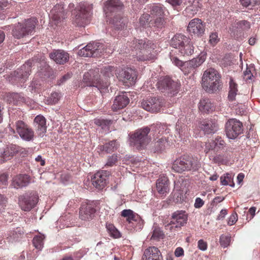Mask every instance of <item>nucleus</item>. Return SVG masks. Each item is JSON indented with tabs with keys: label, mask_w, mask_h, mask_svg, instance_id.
<instances>
[{
	"label": "nucleus",
	"mask_w": 260,
	"mask_h": 260,
	"mask_svg": "<svg viewBox=\"0 0 260 260\" xmlns=\"http://www.w3.org/2000/svg\"><path fill=\"white\" fill-rule=\"evenodd\" d=\"M128 45L131 48L138 49L136 54L138 61L152 60L155 58L156 53L154 50L156 48V45L150 40L146 39H134L128 43Z\"/></svg>",
	"instance_id": "nucleus-1"
},
{
	"label": "nucleus",
	"mask_w": 260,
	"mask_h": 260,
	"mask_svg": "<svg viewBox=\"0 0 260 260\" xmlns=\"http://www.w3.org/2000/svg\"><path fill=\"white\" fill-rule=\"evenodd\" d=\"M92 9L91 5L86 3H81L74 10L72 22L78 26H84L89 22L90 12Z\"/></svg>",
	"instance_id": "nucleus-2"
},
{
	"label": "nucleus",
	"mask_w": 260,
	"mask_h": 260,
	"mask_svg": "<svg viewBox=\"0 0 260 260\" xmlns=\"http://www.w3.org/2000/svg\"><path fill=\"white\" fill-rule=\"evenodd\" d=\"M201 167L200 162L197 158L189 156L181 157L176 159L172 165V169L178 173L185 171H195Z\"/></svg>",
	"instance_id": "nucleus-3"
},
{
	"label": "nucleus",
	"mask_w": 260,
	"mask_h": 260,
	"mask_svg": "<svg viewBox=\"0 0 260 260\" xmlns=\"http://www.w3.org/2000/svg\"><path fill=\"white\" fill-rule=\"evenodd\" d=\"M150 131L149 127H145L131 133L129 135L130 145L138 149L144 148L151 140V137L148 136Z\"/></svg>",
	"instance_id": "nucleus-4"
},
{
	"label": "nucleus",
	"mask_w": 260,
	"mask_h": 260,
	"mask_svg": "<svg viewBox=\"0 0 260 260\" xmlns=\"http://www.w3.org/2000/svg\"><path fill=\"white\" fill-rule=\"evenodd\" d=\"M15 130L9 126L10 131L13 134L17 133L23 141L30 142L34 139L35 133L33 129L22 120L16 121Z\"/></svg>",
	"instance_id": "nucleus-5"
},
{
	"label": "nucleus",
	"mask_w": 260,
	"mask_h": 260,
	"mask_svg": "<svg viewBox=\"0 0 260 260\" xmlns=\"http://www.w3.org/2000/svg\"><path fill=\"white\" fill-rule=\"evenodd\" d=\"M104 50L105 45L102 43H89L79 51L78 55L83 57H98L103 54Z\"/></svg>",
	"instance_id": "nucleus-6"
},
{
	"label": "nucleus",
	"mask_w": 260,
	"mask_h": 260,
	"mask_svg": "<svg viewBox=\"0 0 260 260\" xmlns=\"http://www.w3.org/2000/svg\"><path fill=\"white\" fill-rule=\"evenodd\" d=\"M158 88L161 92H166L172 96L178 92L180 84L169 77H165L158 82Z\"/></svg>",
	"instance_id": "nucleus-7"
},
{
	"label": "nucleus",
	"mask_w": 260,
	"mask_h": 260,
	"mask_svg": "<svg viewBox=\"0 0 260 260\" xmlns=\"http://www.w3.org/2000/svg\"><path fill=\"white\" fill-rule=\"evenodd\" d=\"M38 199L35 192H27L19 197L18 203L22 210L29 211L36 206Z\"/></svg>",
	"instance_id": "nucleus-8"
},
{
	"label": "nucleus",
	"mask_w": 260,
	"mask_h": 260,
	"mask_svg": "<svg viewBox=\"0 0 260 260\" xmlns=\"http://www.w3.org/2000/svg\"><path fill=\"white\" fill-rule=\"evenodd\" d=\"M225 129L228 138L234 139L242 133L243 124L236 119H230L226 122Z\"/></svg>",
	"instance_id": "nucleus-9"
},
{
	"label": "nucleus",
	"mask_w": 260,
	"mask_h": 260,
	"mask_svg": "<svg viewBox=\"0 0 260 260\" xmlns=\"http://www.w3.org/2000/svg\"><path fill=\"white\" fill-rule=\"evenodd\" d=\"M187 220V216L184 211H176L172 213L170 222L166 225V227L173 231L183 226L186 223Z\"/></svg>",
	"instance_id": "nucleus-10"
},
{
	"label": "nucleus",
	"mask_w": 260,
	"mask_h": 260,
	"mask_svg": "<svg viewBox=\"0 0 260 260\" xmlns=\"http://www.w3.org/2000/svg\"><path fill=\"white\" fill-rule=\"evenodd\" d=\"M121 216L125 218L127 222L132 224L133 228L140 230L143 224L141 217L131 209H124L121 212Z\"/></svg>",
	"instance_id": "nucleus-11"
},
{
	"label": "nucleus",
	"mask_w": 260,
	"mask_h": 260,
	"mask_svg": "<svg viewBox=\"0 0 260 260\" xmlns=\"http://www.w3.org/2000/svg\"><path fill=\"white\" fill-rule=\"evenodd\" d=\"M117 77L119 80L129 86L135 84L137 78V74L135 70L127 68L120 71Z\"/></svg>",
	"instance_id": "nucleus-12"
},
{
	"label": "nucleus",
	"mask_w": 260,
	"mask_h": 260,
	"mask_svg": "<svg viewBox=\"0 0 260 260\" xmlns=\"http://www.w3.org/2000/svg\"><path fill=\"white\" fill-rule=\"evenodd\" d=\"M99 72V69H95L85 73L83 78V82L86 84L87 86L96 87L99 89L101 88L102 82Z\"/></svg>",
	"instance_id": "nucleus-13"
},
{
	"label": "nucleus",
	"mask_w": 260,
	"mask_h": 260,
	"mask_svg": "<svg viewBox=\"0 0 260 260\" xmlns=\"http://www.w3.org/2000/svg\"><path fill=\"white\" fill-rule=\"evenodd\" d=\"M162 106V100L156 97H151L144 100L141 103L142 107L152 113L158 112Z\"/></svg>",
	"instance_id": "nucleus-14"
},
{
	"label": "nucleus",
	"mask_w": 260,
	"mask_h": 260,
	"mask_svg": "<svg viewBox=\"0 0 260 260\" xmlns=\"http://www.w3.org/2000/svg\"><path fill=\"white\" fill-rule=\"evenodd\" d=\"M110 175L109 171L103 170L96 173L92 178L93 185L98 189H103L108 182V179Z\"/></svg>",
	"instance_id": "nucleus-15"
},
{
	"label": "nucleus",
	"mask_w": 260,
	"mask_h": 260,
	"mask_svg": "<svg viewBox=\"0 0 260 260\" xmlns=\"http://www.w3.org/2000/svg\"><path fill=\"white\" fill-rule=\"evenodd\" d=\"M187 30L198 37L202 36L205 30V23L199 18L192 19L188 24Z\"/></svg>",
	"instance_id": "nucleus-16"
},
{
	"label": "nucleus",
	"mask_w": 260,
	"mask_h": 260,
	"mask_svg": "<svg viewBox=\"0 0 260 260\" xmlns=\"http://www.w3.org/2000/svg\"><path fill=\"white\" fill-rule=\"evenodd\" d=\"M205 60L204 56L194 58L193 59L185 61L183 63V68L181 70L184 74H188L190 73L194 72L195 69L200 66Z\"/></svg>",
	"instance_id": "nucleus-17"
},
{
	"label": "nucleus",
	"mask_w": 260,
	"mask_h": 260,
	"mask_svg": "<svg viewBox=\"0 0 260 260\" xmlns=\"http://www.w3.org/2000/svg\"><path fill=\"white\" fill-rule=\"evenodd\" d=\"M225 144L224 140L221 137H217L214 140H212L211 141L206 143L205 152L206 153L210 150L217 152L223 149Z\"/></svg>",
	"instance_id": "nucleus-18"
},
{
	"label": "nucleus",
	"mask_w": 260,
	"mask_h": 260,
	"mask_svg": "<svg viewBox=\"0 0 260 260\" xmlns=\"http://www.w3.org/2000/svg\"><path fill=\"white\" fill-rule=\"evenodd\" d=\"M34 126L38 136L43 137L47 131L46 120L42 115L37 116L34 119Z\"/></svg>",
	"instance_id": "nucleus-19"
},
{
	"label": "nucleus",
	"mask_w": 260,
	"mask_h": 260,
	"mask_svg": "<svg viewBox=\"0 0 260 260\" xmlns=\"http://www.w3.org/2000/svg\"><path fill=\"white\" fill-rule=\"evenodd\" d=\"M116 68L113 66H107L104 67L101 71V74L104 78V79H101L102 84L101 85V88H105L108 87V79L111 77H113L114 75L116 74Z\"/></svg>",
	"instance_id": "nucleus-20"
},
{
	"label": "nucleus",
	"mask_w": 260,
	"mask_h": 260,
	"mask_svg": "<svg viewBox=\"0 0 260 260\" xmlns=\"http://www.w3.org/2000/svg\"><path fill=\"white\" fill-rule=\"evenodd\" d=\"M129 102L127 96L124 93H122L115 97L112 109L114 111L122 109L127 105Z\"/></svg>",
	"instance_id": "nucleus-21"
},
{
	"label": "nucleus",
	"mask_w": 260,
	"mask_h": 260,
	"mask_svg": "<svg viewBox=\"0 0 260 260\" xmlns=\"http://www.w3.org/2000/svg\"><path fill=\"white\" fill-rule=\"evenodd\" d=\"M142 260H161V253L156 247H149L144 251Z\"/></svg>",
	"instance_id": "nucleus-22"
},
{
	"label": "nucleus",
	"mask_w": 260,
	"mask_h": 260,
	"mask_svg": "<svg viewBox=\"0 0 260 260\" xmlns=\"http://www.w3.org/2000/svg\"><path fill=\"white\" fill-rule=\"evenodd\" d=\"M95 212V210L92 205L83 204L80 207L79 212L80 218L83 220H89L92 218Z\"/></svg>",
	"instance_id": "nucleus-23"
},
{
	"label": "nucleus",
	"mask_w": 260,
	"mask_h": 260,
	"mask_svg": "<svg viewBox=\"0 0 260 260\" xmlns=\"http://www.w3.org/2000/svg\"><path fill=\"white\" fill-rule=\"evenodd\" d=\"M49 56L56 63L60 64H64L69 59V54L61 50H54L53 52L50 53Z\"/></svg>",
	"instance_id": "nucleus-24"
},
{
	"label": "nucleus",
	"mask_w": 260,
	"mask_h": 260,
	"mask_svg": "<svg viewBox=\"0 0 260 260\" xmlns=\"http://www.w3.org/2000/svg\"><path fill=\"white\" fill-rule=\"evenodd\" d=\"M52 19L56 23L65 18L66 14L62 4L56 5L50 11Z\"/></svg>",
	"instance_id": "nucleus-25"
},
{
	"label": "nucleus",
	"mask_w": 260,
	"mask_h": 260,
	"mask_svg": "<svg viewBox=\"0 0 260 260\" xmlns=\"http://www.w3.org/2000/svg\"><path fill=\"white\" fill-rule=\"evenodd\" d=\"M202 87L204 90L209 93H214L219 91L222 88L220 80L214 81L202 82Z\"/></svg>",
	"instance_id": "nucleus-26"
},
{
	"label": "nucleus",
	"mask_w": 260,
	"mask_h": 260,
	"mask_svg": "<svg viewBox=\"0 0 260 260\" xmlns=\"http://www.w3.org/2000/svg\"><path fill=\"white\" fill-rule=\"evenodd\" d=\"M29 182V177L28 175L20 174L13 178L12 186L14 188L18 189L27 186Z\"/></svg>",
	"instance_id": "nucleus-27"
},
{
	"label": "nucleus",
	"mask_w": 260,
	"mask_h": 260,
	"mask_svg": "<svg viewBox=\"0 0 260 260\" xmlns=\"http://www.w3.org/2000/svg\"><path fill=\"white\" fill-rule=\"evenodd\" d=\"M31 66V63L28 61L17 71L16 77L21 80V82H24L30 75Z\"/></svg>",
	"instance_id": "nucleus-28"
},
{
	"label": "nucleus",
	"mask_w": 260,
	"mask_h": 260,
	"mask_svg": "<svg viewBox=\"0 0 260 260\" xmlns=\"http://www.w3.org/2000/svg\"><path fill=\"white\" fill-rule=\"evenodd\" d=\"M169 180L166 176H160L157 179L156 186L158 192L160 194H166L169 191Z\"/></svg>",
	"instance_id": "nucleus-29"
},
{
	"label": "nucleus",
	"mask_w": 260,
	"mask_h": 260,
	"mask_svg": "<svg viewBox=\"0 0 260 260\" xmlns=\"http://www.w3.org/2000/svg\"><path fill=\"white\" fill-rule=\"evenodd\" d=\"M201 128L207 134L214 133L218 128L217 121L212 119L204 121L201 123Z\"/></svg>",
	"instance_id": "nucleus-30"
},
{
	"label": "nucleus",
	"mask_w": 260,
	"mask_h": 260,
	"mask_svg": "<svg viewBox=\"0 0 260 260\" xmlns=\"http://www.w3.org/2000/svg\"><path fill=\"white\" fill-rule=\"evenodd\" d=\"M190 39L182 34H176L171 41V46L178 50L186 43H187Z\"/></svg>",
	"instance_id": "nucleus-31"
},
{
	"label": "nucleus",
	"mask_w": 260,
	"mask_h": 260,
	"mask_svg": "<svg viewBox=\"0 0 260 260\" xmlns=\"http://www.w3.org/2000/svg\"><path fill=\"white\" fill-rule=\"evenodd\" d=\"M220 77L217 71L214 69L210 68L206 70L202 77V82H212L214 80H220Z\"/></svg>",
	"instance_id": "nucleus-32"
},
{
	"label": "nucleus",
	"mask_w": 260,
	"mask_h": 260,
	"mask_svg": "<svg viewBox=\"0 0 260 260\" xmlns=\"http://www.w3.org/2000/svg\"><path fill=\"white\" fill-rule=\"evenodd\" d=\"M199 109L202 112L209 113L215 110V107L210 99L203 98L199 103Z\"/></svg>",
	"instance_id": "nucleus-33"
},
{
	"label": "nucleus",
	"mask_w": 260,
	"mask_h": 260,
	"mask_svg": "<svg viewBox=\"0 0 260 260\" xmlns=\"http://www.w3.org/2000/svg\"><path fill=\"white\" fill-rule=\"evenodd\" d=\"M172 144L173 143L170 142L168 138L162 137L154 143V151L160 152Z\"/></svg>",
	"instance_id": "nucleus-34"
},
{
	"label": "nucleus",
	"mask_w": 260,
	"mask_h": 260,
	"mask_svg": "<svg viewBox=\"0 0 260 260\" xmlns=\"http://www.w3.org/2000/svg\"><path fill=\"white\" fill-rule=\"evenodd\" d=\"M238 85L231 77L229 81V92L228 95L229 100L233 101L235 100V98L238 93Z\"/></svg>",
	"instance_id": "nucleus-35"
},
{
	"label": "nucleus",
	"mask_w": 260,
	"mask_h": 260,
	"mask_svg": "<svg viewBox=\"0 0 260 260\" xmlns=\"http://www.w3.org/2000/svg\"><path fill=\"white\" fill-rule=\"evenodd\" d=\"M180 53L183 56H189L193 54L194 47L191 40L189 39L187 43L182 45L179 49Z\"/></svg>",
	"instance_id": "nucleus-36"
},
{
	"label": "nucleus",
	"mask_w": 260,
	"mask_h": 260,
	"mask_svg": "<svg viewBox=\"0 0 260 260\" xmlns=\"http://www.w3.org/2000/svg\"><path fill=\"white\" fill-rule=\"evenodd\" d=\"M13 36L17 39H20L27 35L24 25L20 23L16 24L12 30Z\"/></svg>",
	"instance_id": "nucleus-37"
},
{
	"label": "nucleus",
	"mask_w": 260,
	"mask_h": 260,
	"mask_svg": "<svg viewBox=\"0 0 260 260\" xmlns=\"http://www.w3.org/2000/svg\"><path fill=\"white\" fill-rule=\"evenodd\" d=\"M118 147V143L115 140H113L105 145L99 146V149L101 151H105L107 153H110L116 150Z\"/></svg>",
	"instance_id": "nucleus-38"
},
{
	"label": "nucleus",
	"mask_w": 260,
	"mask_h": 260,
	"mask_svg": "<svg viewBox=\"0 0 260 260\" xmlns=\"http://www.w3.org/2000/svg\"><path fill=\"white\" fill-rule=\"evenodd\" d=\"M123 5L119 0H109L105 4V9L111 12L121 9Z\"/></svg>",
	"instance_id": "nucleus-39"
},
{
	"label": "nucleus",
	"mask_w": 260,
	"mask_h": 260,
	"mask_svg": "<svg viewBox=\"0 0 260 260\" xmlns=\"http://www.w3.org/2000/svg\"><path fill=\"white\" fill-rule=\"evenodd\" d=\"M165 8L160 5H155L152 6L151 9V15L152 18L164 16Z\"/></svg>",
	"instance_id": "nucleus-40"
},
{
	"label": "nucleus",
	"mask_w": 260,
	"mask_h": 260,
	"mask_svg": "<svg viewBox=\"0 0 260 260\" xmlns=\"http://www.w3.org/2000/svg\"><path fill=\"white\" fill-rule=\"evenodd\" d=\"M19 147L14 144L8 145L5 149L4 152L8 159L14 156L18 151Z\"/></svg>",
	"instance_id": "nucleus-41"
},
{
	"label": "nucleus",
	"mask_w": 260,
	"mask_h": 260,
	"mask_svg": "<svg viewBox=\"0 0 260 260\" xmlns=\"http://www.w3.org/2000/svg\"><path fill=\"white\" fill-rule=\"evenodd\" d=\"M176 129L178 132V134L179 138V140H177V141L184 140L188 135V129L186 126L185 125H184L183 126L180 125L179 122H178L176 124Z\"/></svg>",
	"instance_id": "nucleus-42"
},
{
	"label": "nucleus",
	"mask_w": 260,
	"mask_h": 260,
	"mask_svg": "<svg viewBox=\"0 0 260 260\" xmlns=\"http://www.w3.org/2000/svg\"><path fill=\"white\" fill-rule=\"evenodd\" d=\"M37 19L35 18H30L26 20L24 28L27 35L31 34L36 27Z\"/></svg>",
	"instance_id": "nucleus-43"
},
{
	"label": "nucleus",
	"mask_w": 260,
	"mask_h": 260,
	"mask_svg": "<svg viewBox=\"0 0 260 260\" xmlns=\"http://www.w3.org/2000/svg\"><path fill=\"white\" fill-rule=\"evenodd\" d=\"M200 8L199 3L198 1H193L191 5L187 7L185 12L188 14L193 15L197 13Z\"/></svg>",
	"instance_id": "nucleus-44"
},
{
	"label": "nucleus",
	"mask_w": 260,
	"mask_h": 260,
	"mask_svg": "<svg viewBox=\"0 0 260 260\" xmlns=\"http://www.w3.org/2000/svg\"><path fill=\"white\" fill-rule=\"evenodd\" d=\"M106 228L110 236L114 238H118L121 237L120 233L113 224L107 223Z\"/></svg>",
	"instance_id": "nucleus-45"
},
{
	"label": "nucleus",
	"mask_w": 260,
	"mask_h": 260,
	"mask_svg": "<svg viewBox=\"0 0 260 260\" xmlns=\"http://www.w3.org/2000/svg\"><path fill=\"white\" fill-rule=\"evenodd\" d=\"M44 239L45 236L44 235L40 234L39 235L36 236L32 240L34 246L37 249L41 250L43 247V241Z\"/></svg>",
	"instance_id": "nucleus-46"
},
{
	"label": "nucleus",
	"mask_w": 260,
	"mask_h": 260,
	"mask_svg": "<svg viewBox=\"0 0 260 260\" xmlns=\"http://www.w3.org/2000/svg\"><path fill=\"white\" fill-rule=\"evenodd\" d=\"M127 22V19L121 17H114L113 20V24L116 29H120L124 28L125 23Z\"/></svg>",
	"instance_id": "nucleus-47"
},
{
	"label": "nucleus",
	"mask_w": 260,
	"mask_h": 260,
	"mask_svg": "<svg viewBox=\"0 0 260 260\" xmlns=\"http://www.w3.org/2000/svg\"><path fill=\"white\" fill-rule=\"evenodd\" d=\"M150 15L148 14H143L139 19V23L141 26L143 27L146 28L150 26Z\"/></svg>",
	"instance_id": "nucleus-48"
},
{
	"label": "nucleus",
	"mask_w": 260,
	"mask_h": 260,
	"mask_svg": "<svg viewBox=\"0 0 260 260\" xmlns=\"http://www.w3.org/2000/svg\"><path fill=\"white\" fill-rule=\"evenodd\" d=\"M165 126L161 123H156L152 126L151 132L153 133L154 137H157V134H162Z\"/></svg>",
	"instance_id": "nucleus-49"
},
{
	"label": "nucleus",
	"mask_w": 260,
	"mask_h": 260,
	"mask_svg": "<svg viewBox=\"0 0 260 260\" xmlns=\"http://www.w3.org/2000/svg\"><path fill=\"white\" fill-rule=\"evenodd\" d=\"M60 98V95L57 92L52 93L47 100L48 104L54 105L56 104Z\"/></svg>",
	"instance_id": "nucleus-50"
},
{
	"label": "nucleus",
	"mask_w": 260,
	"mask_h": 260,
	"mask_svg": "<svg viewBox=\"0 0 260 260\" xmlns=\"http://www.w3.org/2000/svg\"><path fill=\"white\" fill-rule=\"evenodd\" d=\"M94 123L98 125L101 126L103 128H105L106 126L109 125L111 124V121L110 120L106 119H94Z\"/></svg>",
	"instance_id": "nucleus-51"
},
{
	"label": "nucleus",
	"mask_w": 260,
	"mask_h": 260,
	"mask_svg": "<svg viewBox=\"0 0 260 260\" xmlns=\"http://www.w3.org/2000/svg\"><path fill=\"white\" fill-rule=\"evenodd\" d=\"M250 26L249 22L245 20L239 21L237 23V27L238 29L247 30L250 28Z\"/></svg>",
	"instance_id": "nucleus-52"
},
{
	"label": "nucleus",
	"mask_w": 260,
	"mask_h": 260,
	"mask_svg": "<svg viewBox=\"0 0 260 260\" xmlns=\"http://www.w3.org/2000/svg\"><path fill=\"white\" fill-rule=\"evenodd\" d=\"M231 242V237L226 235H221L220 237V244L223 247H228Z\"/></svg>",
	"instance_id": "nucleus-53"
},
{
	"label": "nucleus",
	"mask_w": 260,
	"mask_h": 260,
	"mask_svg": "<svg viewBox=\"0 0 260 260\" xmlns=\"http://www.w3.org/2000/svg\"><path fill=\"white\" fill-rule=\"evenodd\" d=\"M164 234L158 228H155L153 231L152 235L151 237V239L158 240L162 238Z\"/></svg>",
	"instance_id": "nucleus-54"
},
{
	"label": "nucleus",
	"mask_w": 260,
	"mask_h": 260,
	"mask_svg": "<svg viewBox=\"0 0 260 260\" xmlns=\"http://www.w3.org/2000/svg\"><path fill=\"white\" fill-rule=\"evenodd\" d=\"M154 20V26L158 28H162L164 25V16L155 17L153 18Z\"/></svg>",
	"instance_id": "nucleus-55"
},
{
	"label": "nucleus",
	"mask_w": 260,
	"mask_h": 260,
	"mask_svg": "<svg viewBox=\"0 0 260 260\" xmlns=\"http://www.w3.org/2000/svg\"><path fill=\"white\" fill-rule=\"evenodd\" d=\"M219 39L216 32H212L209 37V43L213 46L215 45L218 42Z\"/></svg>",
	"instance_id": "nucleus-56"
},
{
	"label": "nucleus",
	"mask_w": 260,
	"mask_h": 260,
	"mask_svg": "<svg viewBox=\"0 0 260 260\" xmlns=\"http://www.w3.org/2000/svg\"><path fill=\"white\" fill-rule=\"evenodd\" d=\"M7 203V198L4 195L0 194V213L5 209Z\"/></svg>",
	"instance_id": "nucleus-57"
},
{
	"label": "nucleus",
	"mask_w": 260,
	"mask_h": 260,
	"mask_svg": "<svg viewBox=\"0 0 260 260\" xmlns=\"http://www.w3.org/2000/svg\"><path fill=\"white\" fill-rule=\"evenodd\" d=\"M8 184V177L5 174L0 175V188H4Z\"/></svg>",
	"instance_id": "nucleus-58"
},
{
	"label": "nucleus",
	"mask_w": 260,
	"mask_h": 260,
	"mask_svg": "<svg viewBox=\"0 0 260 260\" xmlns=\"http://www.w3.org/2000/svg\"><path fill=\"white\" fill-rule=\"evenodd\" d=\"M231 176L229 174H226L224 176L220 177L221 184L222 185H227L229 182L231 181Z\"/></svg>",
	"instance_id": "nucleus-59"
},
{
	"label": "nucleus",
	"mask_w": 260,
	"mask_h": 260,
	"mask_svg": "<svg viewBox=\"0 0 260 260\" xmlns=\"http://www.w3.org/2000/svg\"><path fill=\"white\" fill-rule=\"evenodd\" d=\"M244 79L246 81L252 80L253 77L252 74L249 69L246 68V70L243 73Z\"/></svg>",
	"instance_id": "nucleus-60"
},
{
	"label": "nucleus",
	"mask_w": 260,
	"mask_h": 260,
	"mask_svg": "<svg viewBox=\"0 0 260 260\" xmlns=\"http://www.w3.org/2000/svg\"><path fill=\"white\" fill-rule=\"evenodd\" d=\"M238 220V215L237 213L232 214L228 219V224L229 225L234 224Z\"/></svg>",
	"instance_id": "nucleus-61"
},
{
	"label": "nucleus",
	"mask_w": 260,
	"mask_h": 260,
	"mask_svg": "<svg viewBox=\"0 0 260 260\" xmlns=\"http://www.w3.org/2000/svg\"><path fill=\"white\" fill-rule=\"evenodd\" d=\"M171 59L172 62L177 67L183 68V63L181 60L179 59L177 57L173 55L171 56Z\"/></svg>",
	"instance_id": "nucleus-62"
},
{
	"label": "nucleus",
	"mask_w": 260,
	"mask_h": 260,
	"mask_svg": "<svg viewBox=\"0 0 260 260\" xmlns=\"http://www.w3.org/2000/svg\"><path fill=\"white\" fill-rule=\"evenodd\" d=\"M117 160V156L116 155H112L108 159L106 165L108 166H112L116 162Z\"/></svg>",
	"instance_id": "nucleus-63"
},
{
	"label": "nucleus",
	"mask_w": 260,
	"mask_h": 260,
	"mask_svg": "<svg viewBox=\"0 0 260 260\" xmlns=\"http://www.w3.org/2000/svg\"><path fill=\"white\" fill-rule=\"evenodd\" d=\"M198 247L200 250L204 251L207 249V244L203 240H202V239L198 241Z\"/></svg>",
	"instance_id": "nucleus-64"
}]
</instances>
